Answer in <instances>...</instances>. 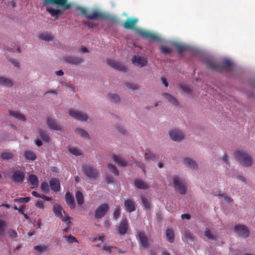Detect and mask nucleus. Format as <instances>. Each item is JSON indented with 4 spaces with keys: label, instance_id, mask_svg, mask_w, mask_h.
<instances>
[{
    "label": "nucleus",
    "instance_id": "48",
    "mask_svg": "<svg viewBox=\"0 0 255 255\" xmlns=\"http://www.w3.org/2000/svg\"><path fill=\"white\" fill-rule=\"evenodd\" d=\"M64 238L66 239L67 242L70 244L77 242V239L72 235H70L68 236H64Z\"/></svg>",
    "mask_w": 255,
    "mask_h": 255
},
{
    "label": "nucleus",
    "instance_id": "31",
    "mask_svg": "<svg viewBox=\"0 0 255 255\" xmlns=\"http://www.w3.org/2000/svg\"><path fill=\"white\" fill-rule=\"evenodd\" d=\"M204 234L205 236L209 240H215L216 239V235L212 231L208 228L206 229Z\"/></svg>",
    "mask_w": 255,
    "mask_h": 255
},
{
    "label": "nucleus",
    "instance_id": "19",
    "mask_svg": "<svg viewBox=\"0 0 255 255\" xmlns=\"http://www.w3.org/2000/svg\"><path fill=\"white\" fill-rule=\"evenodd\" d=\"M138 236L140 244L144 248L147 247L148 246V241L145 234L142 232H139Z\"/></svg>",
    "mask_w": 255,
    "mask_h": 255
},
{
    "label": "nucleus",
    "instance_id": "52",
    "mask_svg": "<svg viewBox=\"0 0 255 255\" xmlns=\"http://www.w3.org/2000/svg\"><path fill=\"white\" fill-rule=\"evenodd\" d=\"M140 198L144 207H150V204L147 199L144 196H141Z\"/></svg>",
    "mask_w": 255,
    "mask_h": 255
},
{
    "label": "nucleus",
    "instance_id": "61",
    "mask_svg": "<svg viewBox=\"0 0 255 255\" xmlns=\"http://www.w3.org/2000/svg\"><path fill=\"white\" fill-rule=\"evenodd\" d=\"M106 180H107V183H108V184L113 182L114 181L113 177H112L111 176H108L106 177Z\"/></svg>",
    "mask_w": 255,
    "mask_h": 255
},
{
    "label": "nucleus",
    "instance_id": "57",
    "mask_svg": "<svg viewBox=\"0 0 255 255\" xmlns=\"http://www.w3.org/2000/svg\"><path fill=\"white\" fill-rule=\"evenodd\" d=\"M15 209H17L19 213L23 214L24 216L25 217V218H26V219L29 218V217L27 215V214L24 213V212H25V210L24 209H25L26 208H15Z\"/></svg>",
    "mask_w": 255,
    "mask_h": 255
},
{
    "label": "nucleus",
    "instance_id": "16",
    "mask_svg": "<svg viewBox=\"0 0 255 255\" xmlns=\"http://www.w3.org/2000/svg\"><path fill=\"white\" fill-rule=\"evenodd\" d=\"M49 184L52 190L54 192H58L60 189V183L58 179L55 178H52L50 181Z\"/></svg>",
    "mask_w": 255,
    "mask_h": 255
},
{
    "label": "nucleus",
    "instance_id": "22",
    "mask_svg": "<svg viewBox=\"0 0 255 255\" xmlns=\"http://www.w3.org/2000/svg\"><path fill=\"white\" fill-rule=\"evenodd\" d=\"M113 158L115 163L120 166L125 167L128 165L127 162L119 156L114 154L113 155Z\"/></svg>",
    "mask_w": 255,
    "mask_h": 255
},
{
    "label": "nucleus",
    "instance_id": "55",
    "mask_svg": "<svg viewBox=\"0 0 255 255\" xmlns=\"http://www.w3.org/2000/svg\"><path fill=\"white\" fill-rule=\"evenodd\" d=\"M30 200L29 197L20 198L17 199H15V201H18L20 203H27Z\"/></svg>",
    "mask_w": 255,
    "mask_h": 255
},
{
    "label": "nucleus",
    "instance_id": "4",
    "mask_svg": "<svg viewBox=\"0 0 255 255\" xmlns=\"http://www.w3.org/2000/svg\"><path fill=\"white\" fill-rule=\"evenodd\" d=\"M173 185L175 189L181 194H185L186 192V184L185 181L179 177H173Z\"/></svg>",
    "mask_w": 255,
    "mask_h": 255
},
{
    "label": "nucleus",
    "instance_id": "18",
    "mask_svg": "<svg viewBox=\"0 0 255 255\" xmlns=\"http://www.w3.org/2000/svg\"><path fill=\"white\" fill-rule=\"evenodd\" d=\"M139 33L140 35L144 38H149L152 40L159 39V37L157 35L148 31L145 30H140L139 31Z\"/></svg>",
    "mask_w": 255,
    "mask_h": 255
},
{
    "label": "nucleus",
    "instance_id": "5",
    "mask_svg": "<svg viewBox=\"0 0 255 255\" xmlns=\"http://www.w3.org/2000/svg\"><path fill=\"white\" fill-rule=\"evenodd\" d=\"M82 171L89 179H95L98 176L97 170L92 165H85L83 166Z\"/></svg>",
    "mask_w": 255,
    "mask_h": 255
},
{
    "label": "nucleus",
    "instance_id": "62",
    "mask_svg": "<svg viewBox=\"0 0 255 255\" xmlns=\"http://www.w3.org/2000/svg\"><path fill=\"white\" fill-rule=\"evenodd\" d=\"M120 214V210L118 209H117L114 213V217L115 219H117L119 218Z\"/></svg>",
    "mask_w": 255,
    "mask_h": 255
},
{
    "label": "nucleus",
    "instance_id": "64",
    "mask_svg": "<svg viewBox=\"0 0 255 255\" xmlns=\"http://www.w3.org/2000/svg\"><path fill=\"white\" fill-rule=\"evenodd\" d=\"M181 218L183 220L187 219L189 220L190 219V216L189 214H185L181 215Z\"/></svg>",
    "mask_w": 255,
    "mask_h": 255
},
{
    "label": "nucleus",
    "instance_id": "8",
    "mask_svg": "<svg viewBox=\"0 0 255 255\" xmlns=\"http://www.w3.org/2000/svg\"><path fill=\"white\" fill-rule=\"evenodd\" d=\"M107 63L111 67L116 70L123 72H126L127 70V68L126 66H125L124 65H123L119 62L115 61L113 59H107Z\"/></svg>",
    "mask_w": 255,
    "mask_h": 255
},
{
    "label": "nucleus",
    "instance_id": "42",
    "mask_svg": "<svg viewBox=\"0 0 255 255\" xmlns=\"http://www.w3.org/2000/svg\"><path fill=\"white\" fill-rule=\"evenodd\" d=\"M108 167L109 170L111 172L115 174V175H116V176L119 175V170H118L117 168L115 165H114L112 164H108Z\"/></svg>",
    "mask_w": 255,
    "mask_h": 255
},
{
    "label": "nucleus",
    "instance_id": "23",
    "mask_svg": "<svg viewBox=\"0 0 255 255\" xmlns=\"http://www.w3.org/2000/svg\"><path fill=\"white\" fill-rule=\"evenodd\" d=\"M9 114L10 116L21 121H25L26 120L25 116L19 112L9 110Z\"/></svg>",
    "mask_w": 255,
    "mask_h": 255
},
{
    "label": "nucleus",
    "instance_id": "11",
    "mask_svg": "<svg viewBox=\"0 0 255 255\" xmlns=\"http://www.w3.org/2000/svg\"><path fill=\"white\" fill-rule=\"evenodd\" d=\"M45 3L56 4L64 7V9H69L70 5L67 3V0H43Z\"/></svg>",
    "mask_w": 255,
    "mask_h": 255
},
{
    "label": "nucleus",
    "instance_id": "41",
    "mask_svg": "<svg viewBox=\"0 0 255 255\" xmlns=\"http://www.w3.org/2000/svg\"><path fill=\"white\" fill-rule=\"evenodd\" d=\"M6 226V223L0 219V236H3L4 235Z\"/></svg>",
    "mask_w": 255,
    "mask_h": 255
},
{
    "label": "nucleus",
    "instance_id": "27",
    "mask_svg": "<svg viewBox=\"0 0 255 255\" xmlns=\"http://www.w3.org/2000/svg\"><path fill=\"white\" fill-rule=\"evenodd\" d=\"M166 240L172 243L174 241V234L173 231L171 229H167L165 232Z\"/></svg>",
    "mask_w": 255,
    "mask_h": 255
},
{
    "label": "nucleus",
    "instance_id": "39",
    "mask_svg": "<svg viewBox=\"0 0 255 255\" xmlns=\"http://www.w3.org/2000/svg\"><path fill=\"white\" fill-rule=\"evenodd\" d=\"M12 153L9 152H4L1 153L0 158L3 160H9L13 157Z\"/></svg>",
    "mask_w": 255,
    "mask_h": 255
},
{
    "label": "nucleus",
    "instance_id": "51",
    "mask_svg": "<svg viewBox=\"0 0 255 255\" xmlns=\"http://www.w3.org/2000/svg\"><path fill=\"white\" fill-rule=\"evenodd\" d=\"M125 207H134V202L131 199H128L125 202Z\"/></svg>",
    "mask_w": 255,
    "mask_h": 255
},
{
    "label": "nucleus",
    "instance_id": "3",
    "mask_svg": "<svg viewBox=\"0 0 255 255\" xmlns=\"http://www.w3.org/2000/svg\"><path fill=\"white\" fill-rule=\"evenodd\" d=\"M235 157L237 161L246 167L251 166L253 163L252 157L247 152L243 151H236Z\"/></svg>",
    "mask_w": 255,
    "mask_h": 255
},
{
    "label": "nucleus",
    "instance_id": "63",
    "mask_svg": "<svg viewBox=\"0 0 255 255\" xmlns=\"http://www.w3.org/2000/svg\"><path fill=\"white\" fill-rule=\"evenodd\" d=\"M113 248L112 247L108 246L106 245H105L103 247V250H105L108 252H110L111 251V249Z\"/></svg>",
    "mask_w": 255,
    "mask_h": 255
},
{
    "label": "nucleus",
    "instance_id": "53",
    "mask_svg": "<svg viewBox=\"0 0 255 255\" xmlns=\"http://www.w3.org/2000/svg\"><path fill=\"white\" fill-rule=\"evenodd\" d=\"M160 51L164 54H169L172 51L171 49L165 46H161L160 48Z\"/></svg>",
    "mask_w": 255,
    "mask_h": 255
},
{
    "label": "nucleus",
    "instance_id": "2",
    "mask_svg": "<svg viewBox=\"0 0 255 255\" xmlns=\"http://www.w3.org/2000/svg\"><path fill=\"white\" fill-rule=\"evenodd\" d=\"M206 65L208 68L217 71H222L223 70H227L232 67V62L229 59H224L221 64H219L212 59H207L205 61Z\"/></svg>",
    "mask_w": 255,
    "mask_h": 255
},
{
    "label": "nucleus",
    "instance_id": "17",
    "mask_svg": "<svg viewBox=\"0 0 255 255\" xmlns=\"http://www.w3.org/2000/svg\"><path fill=\"white\" fill-rule=\"evenodd\" d=\"M137 22L136 18H128L124 23V26L126 29H132Z\"/></svg>",
    "mask_w": 255,
    "mask_h": 255
},
{
    "label": "nucleus",
    "instance_id": "15",
    "mask_svg": "<svg viewBox=\"0 0 255 255\" xmlns=\"http://www.w3.org/2000/svg\"><path fill=\"white\" fill-rule=\"evenodd\" d=\"M63 59L66 62L73 65H78L83 61L82 58L75 56H66Z\"/></svg>",
    "mask_w": 255,
    "mask_h": 255
},
{
    "label": "nucleus",
    "instance_id": "28",
    "mask_svg": "<svg viewBox=\"0 0 255 255\" xmlns=\"http://www.w3.org/2000/svg\"><path fill=\"white\" fill-rule=\"evenodd\" d=\"M162 95L165 99L168 100L169 102H170L172 105L175 106H177L178 105V102L177 99L172 97L171 95L166 93H163Z\"/></svg>",
    "mask_w": 255,
    "mask_h": 255
},
{
    "label": "nucleus",
    "instance_id": "1",
    "mask_svg": "<svg viewBox=\"0 0 255 255\" xmlns=\"http://www.w3.org/2000/svg\"><path fill=\"white\" fill-rule=\"evenodd\" d=\"M77 8L81 11L82 14L85 15L88 19H107L113 23L118 21V19L116 17L110 16L105 13L95 10L93 12L92 14H89L88 13V10L86 8L82 7H78Z\"/></svg>",
    "mask_w": 255,
    "mask_h": 255
},
{
    "label": "nucleus",
    "instance_id": "35",
    "mask_svg": "<svg viewBox=\"0 0 255 255\" xmlns=\"http://www.w3.org/2000/svg\"><path fill=\"white\" fill-rule=\"evenodd\" d=\"M24 156L26 159L29 160H34L36 159V155L31 151H27L25 152Z\"/></svg>",
    "mask_w": 255,
    "mask_h": 255
},
{
    "label": "nucleus",
    "instance_id": "10",
    "mask_svg": "<svg viewBox=\"0 0 255 255\" xmlns=\"http://www.w3.org/2000/svg\"><path fill=\"white\" fill-rule=\"evenodd\" d=\"M25 178V173L20 170L15 171L11 176L12 180L16 183H20L23 182Z\"/></svg>",
    "mask_w": 255,
    "mask_h": 255
},
{
    "label": "nucleus",
    "instance_id": "45",
    "mask_svg": "<svg viewBox=\"0 0 255 255\" xmlns=\"http://www.w3.org/2000/svg\"><path fill=\"white\" fill-rule=\"evenodd\" d=\"M7 233L8 237H9L11 239H14V238H16V237L17 236V233L16 231L13 229H10L8 230Z\"/></svg>",
    "mask_w": 255,
    "mask_h": 255
},
{
    "label": "nucleus",
    "instance_id": "29",
    "mask_svg": "<svg viewBox=\"0 0 255 255\" xmlns=\"http://www.w3.org/2000/svg\"><path fill=\"white\" fill-rule=\"evenodd\" d=\"M0 85L6 87H12L13 82L9 79L5 77H0Z\"/></svg>",
    "mask_w": 255,
    "mask_h": 255
},
{
    "label": "nucleus",
    "instance_id": "13",
    "mask_svg": "<svg viewBox=\"0 0 255 255\" xmlns=\"http://www.w3.org/2000/svg\"><path fill=\"white\" fill-rule=\"evenodd\" d=\"M54 212L55 215L58 218L61 219L63 221L67 222L68 224L70 223V221H69L70 218L68 216H65V217H63V214H65L62 208H54Z\"/></svg>",
    "mask_w": 255,
    "mask_h": 255
},
{
    "label": "nucleus",
    "instance_id": "58",
    "mask_svg": "<svg viewBox=\"0 0 255 255\" xmlns=\"http://www.w3.org/2000/svg\"><path fill=\"white\" fill-rule=\"evenodd\" d=\"M222 197H223L226 202L229 204H230L232 202V200L231 197L227 196L226 193H225Z\"/></svg>",
    "mask_w": 255,
    "mask_h": 255
},
{
    "label": "nucleus",
    "instance_id": "43",
    "mask_svg": "<svg viewBox=\"0 0 255 255\" xmlns=\"http://www.w3.org/2000/svg\"><path fill=\"white\" fill-rule=\"evenodd\" d=\"M69 151L71 153L76 156H80L82 154L80 150L75 147H69Z\"/></svg>",
    "mask_w": 255,
    "mask_h": 255
},
{
    "label": "nucleus",
    "instance_id": "38",
    "mask_svg": "<svg viewBox=\"0 0 255 255\" xmlns=\"http://www.w3.org/2000/svg\"><path fill=\"white\" fill-rule=\"evenodd\" d=\"M108 98L112 102L118 103L120 102V97L116 94H109Z\"/></svg>",
    "mask_w": 255,
    "mask_h": 255
},
{
    "label": "nucleus",
    "instance_id": "50",
    "mask_svg": "<svg viewBox=\"0 0 255 255\" xmlns=\"http://www.w3.org/2000/svg\"><path fill=\"white\" fill-rule=\"evenodd\" d=\"M47 11H48L52 16L55 17L56 19H58L59 18L58 16L57 15L56 9L51 7L47 8Z\"/></svg>",
    "mask_w": 255,
    "mask_h": 255
},
{
    "label": "nucleus",
    "instance_id": "30",
    "mask_svg": "<svg viewBox=\"0 0 255 255\" xmlns=\"http://www.w3.org/2000/svg\"><path fill=\"white\" fill-rule=\"evenodd\" d=\"M28 180L34 187H37L38 185V178L34 174H30L28 176Z\"/></svg>",
    "mask_w": 255,
    "mask_h": 255
},
{
    "label": "nucleus",
    "instance_id": "59",
    "mask_svg": "<svg viewBox=\"0 0 255 255\" xmlns=\"http://www.w3.org/2000/svg\"><path fill=\"white\" fill-rule=\"evenodd\" d=\"M85 24H86L88 26L93 28L97 26V24L94 23L93 22H91L89 21H87L85 22Z\"/></svg>",
    "mask_w": 255,
    "mask_h": 255
},
{
    "label": "nucleus",
    "instance_id": "25",
    "mask_svg": "<svg viewBox=\"0 0 255 255\" xmlns=\"http://www.w3.org/2000/svg\"><path fill=\"white\" fill-rule=\"evenodd\" d=\"M65 198L67 204L69 206H73L75 207V200L72 194L67 192L65 196Z\"/></svg>",
    "mask_w": 255,
    "mask_h": 255
},
{
    "label": "nucleus",
    "instance_id": "14",
    "mask_svg": "<svg viewBox=\"0 0 255 255\" xmlns=\"http://www.w3.org/2000/svg\"><path fill=\"white\" fill-rule=\"evenodd\" d=\"M47 125L48 128L52 129L57 131L61 130V126L57 124L55 120L52 118H49L47 120Z\"/></svg>",
    "mask_w": 255,
    "mask_h": 255
},
{
    "label": "nucleus",
    "instance_id": "21",
    "mask_svg": "<svg viewBox=\"0 0 255 255\" xmlns=\"http://www.w3.org/2000/svg\"><path fill=\"white\" fill-rule=\"evenodd\" d=\"M134 184L135 186L138 189H147L149 187L146 182L141 179H135Z\"/></svg>",
    "mask_w": 255,
    "mask_h": 255
},
{
    "label": "nucleus",
    "instance_id": "60",
    "mask_svg": "<svg viewBox=\"0 0 255 255\" xmlns=\"http://www.w3.org/2000/svg\"><path fill=\"white\" fill-rule=\"evenodd\" d=\"M118 131L123 134H126L127 133V131L125 130L123 127H118Z\"/></svg>",
    "mask_w": 255,
    "mask_h": 255
},
{
    "label": "nucleus",
    "instance_id": "12",
    "mask_svg": "<svg viewBox=\"0 0 255 255\" xmlns=\"http://www.w3.org/2000/svg\"><path fill=\"white\" fill-rule=\"evenodd\" d=\"M132 62L133 64L137 66L142 67L147 64L146 58L140 56H134L132 58Z\"/></svg>",
    "mask_w": 255,
    "mask_h": 255
},
{
    "label": "nucleus",
    "instance_id": "24",
    "mask_svg": "<svg viewBox=\"0 0 255 255\" xmlns=\"http://www.w3.org/2000/svg\"><path fill=\"white\" fill-rule=\"evenodd\" d=\"M184 163L188 167L193 169H196L198 168V165L196 162L189 158H184Z\"/></svg>",
    "mask_w": 255,
    "mask_h": 255
},
{
    "label": "nucleus",
    "instance_id": "33",
    "mask_svg": "<svg viewBox=\"0 0 255 255\" xmlns=\"http://www.w3.org/2000/svg\"><path fill=\"white\" fill-rule=\"evenodd\" d=\"M75 197L78 205H82L84 201L83 193L81 191H77L76 193Z\"/></svg>",
    "mask_w": 255,
    "mask_h": 255
},
{
    "label": "nucleus",
    "instance_id": "7",
    "mask_svg": "<svg viewBox=\"0 0 255 255\" xmlns=\"http://www.w3.org/2000/svg\"><path fill=\"white\" fill-rule=\"evenodd\" d=\"M69 114L71 117L77 120L85 122L88 120V116L86 114L74 109H69Z\"/></svg>",
    "mask_w": 255,
    "mask_h": 255
},
{
    "label": "nucleus",
    "instance_id": "40",
    "mask_svg": "<svg viewBox=\"0 0 255 255\" xmlns=\"http://www.w3.org/2000/svg\"><path fill=\"white\" fill-rule=\"evenodd\" d=\"M39 135L41 139L44 141L48 142L50 140V137L45 131L40 130L39 131Z\"/></svg>",
    "mask_w": 255,
    "mask_h": 255
},
{
    "label": "nucleus",
    "instance_id": "44",
    "mask_svg": "<svg viewBox=\"0 0 255 255\" xmlns=\"http://www.w3.org/2000/svg\"><path fill=\"white\" fill-rule=\"evenodd\" d=\"M34 249L40 253H43L47 251V247L44 245H38L34 247Z\"/></svg>",
    "mask_w": 255,
    "mask_h": 255
},
{
    "label": "nucleus",
    "instance_id": "32",
    "mask_svg": "<svg viewBox=\"0 0 255 255\" xmlns=\"http://www.w3.org/2000/svg\"><path fill=\"white\" fill-rule=\"evenodd\" d=\"M174 46L177 48L178 52L179 54H181L183 52L188 50V47L187 46L182 45L179 43H175Z\"/></svg>",
    "mask_w": 255,
    "mask_h": 255
},
{
    "label": "nucleus",
    "instance_id": "6",
    "mask_svg": "<svg viewBox=\"0 0 255 255\" xmlns=\"http://www.w3.org/2000/svg\"><path fill=\"white\" fill-rule=\"evenodd\" d=\"M234 232L240 237L246 239L249 237L250 232L248 227L244 225H237L235 227Z\"/></svg>",
    "mask_w": 255,
    "mask_h": 255
},
{
    "label": "nucleus",
    "instance_id": "54",
    "mask_svg": "<svg viewBox=\"0 0 255 255\" xmlns=\"http://www.w3.org/2000/svg\"><path fill=\"white\" fill-rule=\"evenodd\" d=\"M126 86L129 89H131L133 91L137 90L138 89V87L136 84L133 83H128L126 84Z\"/></svg>",
    "mask_w": 255,
    "mask_h": 255
},
{
    "label": "nucleus",
    "instance_id": "20",
    "mask_svg": "<svg viewBox=\"0 0 255 255\" xmlns=\"http://www.w3.org/2000/svg\"><path fill=\"white\" fill-rule=\"evenodd\" d=\"M144 157L146 161L148 160H152L154 161L157 159H158L159 156L156 153L152 152L150 150L147 151L146 152L144 153Z\"/></svg>",
    "mask_w": 255,
    "mask_h": 255
},
{
    "label": "nucleus",
    "instance_id": "37",
    "mask_svg": "<svg viewBox=\"0 0 255 255\" xmlns=\"http://www.w3.org/2000/svg\"><path fill=\"white\" fill-rule=\"evenodd\" d=\"M39 38L43 40L49 41L53 39L52 35L48 33H43L39 35Z\"/></svg>",
    "mask_w": 255,
    "mask_h": 255
},
{
    "label": "nucleus",
    "instance_id": "56",
    "mask_svg": "<svg viewBox=\"0 0 255 255\" xmlns=\"http://www.w3.org/2000/svg\"><path fill=\"white\" fill-rule=\"evenodd\" d=\"M226 193L220 189H217L214 192V195L217 196L223 197Z\"/></svg>",
    "mask_w": 255,
    "mask_h": 255
},
{
    "label": "nucleus",
    "instance_id": "26",
    "mask_svg": "<svg viewBox=\"0 0 255 255\" xmlns=\"http://www.w3.org/2000/svg\"><path fill=\"white\" fill-rule=\"evenodd\" d=\"M128 229V222L126 220H123L119 226V230L121 234H125Z\"/></svg>",
    "mask_w": 255,
    "mask_h": 255
},
{
    "label": "nucleus",
    "instance_id": "36",
    "mask_svg": "<svg viewBox=\"0 0 255 255\" xmlns=\"http://www.w3.org/2000/svg\"><path fill=\"white\" fill-rule=\"evenodd\" d=\"M75 132L80 135L81 136L89 138L90 136L88 133L82 128H77L75 129Z\"/></svg>",
    "mask_w": 255,
    "mask_h": 255
},
{
    "label": "nucleus",
    "instance_id": "34",
    "mask_svg": "<svg viewBox=\"0 0 255 255\" xmlns=\"http://www.w3.org/2000/svg\"><path fill=\"white\" fill-rule=\"evenodd\" d=\"M107 209L108 208H98L95 213V217L97 218H101L107 212Z\"/></svg>",
    "mask_w": 255,
    "mask_h": 255
},
{
    "label": "nucleus",
    "instance_id": "49",
    "mask_svg": "<svg viewBox=\"0 0 255 255\" xmlns=\"http://www.w3.org/2000/svg\"><path fill=\"white\" fill-rule=\"evenodd\" d=\"M181 89L186 93L189 94L192 92L191 89L187 85L185 84L180 85Z\"/></svg>",
    "mask_w": 255,
    "mask_h": 255
},
{
    "label": "nucleus",
    "instance_id": "47",
    "mask_svg": "<svg viewBox=\"0 0 255 255\" xmlns=\"http://www.w3.org/2000/svg\"><path fill=\"white\" fill-rule=\"evenodd\" d=\"M41 189L44 192L48 193L49 191L48 184L46 182H42L41 184Z\"/></svg>",
    "mask_w": 255,
    "mask_h": 255
},
{
    "label": "nucleus",
    "instance_id": "9",
    "mask_svg": "<svg viewBox=\"0 0 255 255\" xmlns=\"http://www.w3.org/2000/svg\"><path fill=\"white\" fill-rule=\"evenodd\" d=\"M170 138L174 141H179L182 140L184 137L183 132L179 129H172L169 132Z\"/></svg>",
    "mask_w": 255,
    "mask_h": 255
},
{
    "label": "nucleus",
    "instance_id": "46",
    "mask_svg": "<svg viewBox=\"0 0 255 255\" xmlns=\"http://www.w3.org/2000/svg\"><path fill=\"white\" fill-rule=\"evenodd\" d=\"M184 236L187 241H192L193 240V236L189 231H185L184 234Z\"/></svg>",
    "mask_w": 255,
    "mask_h": 255
}]
</instances>
